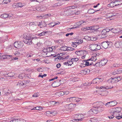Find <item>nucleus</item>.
Returning <instances> with one entry per match:
<instances>
[{
    "label": "nucleus",
    "instance_id": "obj_20",
    "mask_svg": "<svg viewBox=\"0 0 122 122\" xmlns=\"http://www.w3.org/2000/svg\"><path fill=\"white\" fill-rule=\"evenodd\" d=\"M89 122L90 121L92 122H97V118L94 117L91 118L88 120Z\"/></svg>",
    "mask_w": 122,
    "mask_h": 122
},
{
    "label": "nucleus",
    "instance_id": "obj_64",
    "mask_svg": "<svg viewBox=\"0 0 122 122\" xmlns=\"http://www.w3.org/2000/svg\"><path fill=\"white\" fill-rule=\"evenodd\" d=\"M118 71L119 73H122V68L118 70Z\"/></svg>",
    "mask_w": 122,
    "mask_h": 122
},
{
    "label": "nucleus",
    "instance_id": "obj_14",
    "mask_svg": "<svg viewBox=\"0 0 122 122\" xmlns=\"http://www.w3.org/2000/svg\"><path fill=\"white\" fill-rule=\"evenodd\" d=\"M12 57V56L11 55H3L1 56L2 58L4 59H9Z\"/></svg>",
    "mask_w": 122,
    "mask_h": 122
},
{
    "label": "nucleus",
    "instance_id": "obj_43",
    "mask_svg": "<svg viewBox=\"0 0 122 122\" xmlns=\"http://www.w3.org/2000/svg\"><path fill=\"white\" fill-rule=\"evenodd\" d=\"M4 4H6L8 3H10V0H4Z\"/></svg>",
    "mask_w": 122,
    "mask_h": 122
},
{
    "label": "nucleus",
    "instance_id": "obj_58",
    "mask_svg": "<svg viewBox=\"0 0 122 122\" xmlns=\"http://www.w3.org/2000/svg\"><path fill=\"white\" fill-rule=\"evenodd\" d=\"M98 79H99V80H98V81H97V82H98L97 83H99L100 82L102 81H103V79L102 78H98Z\"/></svg>",
    "mask_w": 122,
    "mask_h": 122
},
{
    "label": "nucleus",
    "instance_id": "obj_62",
    "mask_svg": "<svg viewBox=\"0 0 122 122\" xmlns=\"http://www.w3.org/2000/svg\"><path fill=\"white\" fill-rule=\"evenodd\" d=\"M32 42L31 41H28L27 43V44L28 45H30L31 44H32Z\"/></svg>",
    "mask_w": 122,
    "mask_h": 122
},
{
    "label": "nucleus",
    "instance_id": "obj_11",
    "mask_svg": "<svg viewBox=\"0 0 122 122\" xmlns=\"http://www.w3.org/2000/svg\"><path fill=\"white\" fill-rule=\"evenodd\" d=\"M110 30L109 29H104L101 32V34L102 35H107V33L109 32V31Z\"/></svg>",
    "mask_w": 122,
    "mask_h": 122
},
{
    "label": "nucleus",
    "instance_id": "obj_50",
    "mask_svg": "<svg viewBox=\"0 0 122 122\" xmlns=\"http://www.w3.org/2000/svg\"><path fill=\"white\" fill-rule=\"evenodd\" d=\"M77 7L76 5L72 6L69 7L70 9H73L76 8Z\"/></svg>",
    "mask_w": 122,
    "mask_h": 122
},
{
    "label": "nucleus",
    "instance_id": "obj_1",
    "mask_svg": "<svg viewBox=\"0 0 122 122\" xmlns=\"http://www.w3.org/2000/svg\"><path fill=\"white\" fill-rule=\"evenodd\" d=\"M122 110V108L120 107H117L110 109L109 111V115L108 116V117L110 119H112L115 117L118 119L122 118V115L120 116Z\"/></svg>",
    "mask_w": 122,
    "mask_h": 122
},
{
    "label": "nucleus",
    "instance_id": "obj_17",
    "mask_svg": "<svg viewBox=\"0 0 122 122\" xmlns=\"http://www.w3.org/2000/svg\"><path fill=\"white\" fill-rule=\"evenodd\" d=\"M110 30L109 31V32L111 33V34L113 33H115L117 32V30L113 29V28L109 29Z\"/></svg>",
    "mask_w": 122,
    "mask_h": 122
},
{
    "label": "nucleus",
    "instance_id": "obj_25",
    "mask_svg": "<svg viewBox=\"0 0 122 122\" xmlns=\"http://www.w3.org/2000/svg\"><path fill=\"white\" fill-rule=\"evenodd\" d=\"M75 97H70V98H68L67 99V101H69L71 102H73L74 101H75Z\"/></svg>",
    "mask_w": 122,
    "mask_h": 122
},
{
    "label": "nucleus",
    "instance_id": "obj_5",
    "mask_svg": "<svg viewBox=\"0 0 122 122\" xmlns=\"http://www.w3.org/2000/svg\"><path fill=\"white\" fill-rule=\"evenodd\" d=\"M14 46L17 48H22L23 46V43L22 42L19 41L15 42L14 44Z\"/></svg>",
    "mask_w": 122,
    "mask_h": 122
},
{
    "label": "nucleus",
    "instance_id": "obj_13",
    "mask_svg": "<svg viewBox=\"0 0 122 122\" xmlns=\"http://www.w3.org/2000/svg\"><path fill=\"white\" fill-rule=\"evenodd\" d=\"M86 51L84 50L82 51H76L75 52V53L77 55L80 56L81 55L86 53Z\"/></svg>",
    "mask_w": 122,
    "mask_h": 122
},
{
    "label": "nucleus",
    "instance_id": "obj_36",
    "mask_svg": "<svg viewBox=\"0 0 122 122\" xmlns=\"http://www.w3.org/2000/svg\"><path fill=\"white\" fill-rule=\"evenodd\" d=\"M100 64V62L96 63L95 64L93 65L94 66H96L97 67L102 66Z\"/></svg>",
    "mask_w": 122,
    "mask_h": 122
},
{
    "label": "nucleus",
    "instance_id": "obj_6",
    "mask_svg": "<svg viewBox=\"0 0 122 122\" xmlns=\"http://www.w3.org/2000/svg\"><path fill=\"white\" fill-rule=\"evenodd\" d=\"M23 37L24 39L26 40L31 41L33 39V37H32L31 34L25 33L23 35Z\"/></svg>",
    "mask_w": 122,
    "mask_h": 122
},
{
    "label": "nucleus",
    "instance_id": "obj_49",
    "mask_svg": "<svg viewBox=\"0 0 122 122\" xmlns=\"http://www.w3.org/2000/svg\"><path fill=\"white\" fill-rule=\"evenodd\" d=\"M78 60V59L77 58H72L71 59V60L73 62V61H77Z\"/></svg>",
    "mask_w": 122,
    "mask_h": 122
},
{
    "label": "nucleus",
    "instance_id": "obj_54",
    "mask_svg": "<svg viewBox=\"0 0 122 122\" xmlns=\"http://www.w3.org/2000/svg\"><path fill=\"white\" fill-rule=\"evenodd\" d=\"M105 105L107 107H109L110 106V102H107L106 104Z\"/></svg>",
    "mask_w": 122,
    "mask_h": 122
},
{
    "label": "nucleus",
    "instance_id": "obj_38",
    "mask_svg": "<svg viewBox=\"0 0 122 122\" xmlns=\"http://www.w3.org/2000/svg\"><path fill=\"white\" fill-rule=\"evenodd\" d=\"M62 4H63V3H62L61 2H58L57 3H56L55 4V6H60L62 5Z\"/></svg>",
    "mask_w": 122,
    "mask_h": 122
},
{
    "label": "nucleus",
    "instance_id": "obj_18",
    "mask_svg": "<svg viewBox=\"0 0 122 122\" xmlns=\"http://www.w3.org/2000/svg\"><path fill=\"white\" fill-rule=\"evenodd\" d=\"M90 60L89 59L87 60L86 61V60H84V62H85V65L86 66H88L92 65V64H93V63H90L88 61H89Z\"/></svg>",
    "mask_w": 122,
    "mask_h": 122
},
{
    "label": "nucleus",
    "instance_id": "obj_16",
    "mask_svg": "<svg viewBox=\"0 0 122 122\" xmlns=\"http://www.w3.org/2000/svg\"><path fill=\"white\" fill-rule=\"evenodd\" d=\"M109 102L110 107L114 106L116 105L117 103L116 101H112Z\"/></svg>",
    "mask_w": 122,
    "mask_h": 122
},
{
    "label": "nucleus",
    "instance_id": "obj_35",
    "mask_svg": "<svg viewBox=\"0 0 122 122\" xmlns=\"http://www.w3.org/2000/svg\"><path fill=\"white\" fill-rule=\"evenodd\" d=\"M8 76L9 77H11L14 76L15 74L13 72H10L8 74Z\"/></svg>",
    "mask_w": 122,
    "mask_h": 122
},
{
    "label": "nucleus",
    "instance_id": "obj_23",
    "mask_svg": "<svg viewBox=\"0 0 122 122\" xmlns=\"http://www.w3.org/2000/svg\"><path fill=\"white\" fill-rule=\"evenodd\" d=\"M8 15L6 14L5 13L2 14L0 16L1 18H5L8 17Z\"/></svg>",
    "mask_w": 122,
    "mask_h": 122
},
{
    "label": "nucleus",
    "instance_id": "obj_9",
    "mask_svg": "<svg viewBox=\"0 0 122 122\" xmlns=\"http://www.w3.org/2000/svg\"><path fill=\"white\" fill-rule=\"evenodd\" d=\"M83 42V41L82 40H79L78 42H72V44L71 45L73 47H77V45H78L79 44H81Z\"/></svg>",
    "mask_w": 122,
    "mask_h": 122
},
{
    "label": "nucleus",
    "instance_id": "obj_2",
    "mask_svg": "<svg viewBox=\"0 0 122 122\" xmlns=\"http://www.w3.org/2000/svg\"><path fill=\"white\" fill-rule=\"evenodd\" d=\"M95 105L88 112V113L90 114H97V113L101 112L104 110V108L101 105L103 104L102 102H97L95 103Z\"/></svg>",
    "mask_w": 122,
    "mask_h": 122
},
{
    "label": "nucleus",
    "instance_id": "obj_28",
    "mask_svg": "<svg viewBox=\"0 0 122 122\" xmlns=\"http://www.w3.org/2000/svg\"><path fill=\"white\" fill-rule=\"evenodd\" d=\"M89 28H90L89 29H90V30H94V31H99V30H98L99 28L95 29V27L93 26L90 27Z\"/></svg>",
    "mask_w": 122,
    "mask_h": 122
},
{
    "label": "nucleus",
    "instance_id": "obj_42",
    "mask_svg": "<svg viewBox=\"0 0 122 122\" xmlns=\"http://www.w3.org/2000/svg\"><path fill=\"white\" fill-rule=\"evenodd\" d=\"M17 5L18 7H21L23 6L22 5V4L20 2L18 3H17Z\"/></svg>",
    "mask_w": 122,
    "mask_h": 122
},
{
    "label": "nucleus",
    "instance_id": "obj_10",
    "mask_svg": "<svg viewBox=\"0 0 122 122\" xmlns=\"http://www.w3.org/2000/svg\"><path fill=\"white\" fill-rule=\"evenodd\" d=\"M109 44V43L108 41L103 42L101 44L102 47L105 49L107 48Z\"/></svg>",
    "mask_w": 122,
    "mask_h": 122
},
{
    "label": "nucleus",
    "instance_id": "obj_52",
    "mask_svg": "<svg viewBox=\"0 0 122 122\" xmlns=\"http://www.w3.org/2000/svg\"><path fill=\"white\" fill-rule=\"evenodd\" d=\"M117 81H120L122 79V77L119 76H117Z\"/></svg>",
    "mask_w": 122,
    "mask_h": 122
},
{
    "label": "nucleus",
    "instance_id": "obj_8",
    "mask_svg": "<svg viewBox=\"0 0 122 122\" xmlns=\"http://www.w3.org/2000/svg\"><path fill=\"white\" fill-rule=\"evenodd\" d=\"M71 11L68 10L62 12L61 14L63 16H66L71 14Z\"/></svg>",
    "mask_w": 122,
    "mask_h": 122
},
{
    "label": "nucleus",
    "instance_id": "obj_55",
    "mask_svg": "<svg viewBox=\"0 0 122 122\" xmlns=\"http://www.w3.org/2000/svg\"><path fill=\"white\" fill-rule=\"evenodd\" d=\"M112 79H111V78H110V79H109L107 81V82L109 83H111L112 84Z\"/></svg>",
    "mask_w": 122,
    "mask_h": 122
},
{
    "label": "nucleus",
    "instance_id": "obj_31",
    "mask_svg": "<svg viewBox=\"0 0 122 122\" xmlns=\"http://www.w3.org/2000/svg\"><path fill=\"white\" fill-rule=\"evenodd\" d=\"M79 115L81 117V119H74V120H75L77 121H80L81 120V119H83V118H84V116L83 114H80Z\"/></svg>",
    "mask_w": 122,
    "mask_h": 122
},
{
    "label": "nucleus",
    "instance_id": "obj_26",
    "mask_svg": "<svg viewBox=\"0 0 122 122\" xmlns=\"http://www.w3.org/2000/svg\"><path fill=\"white\" fill-rule=\"evenodd\" d=\"M46 52H50L53 51L52 48L51 47H49L47 48L46 49Z\"/></svg>",
    "mask_w": 122,
    "mask_h": 122
},
{
    "label": "nucleus",
    "instance_id": "obj_44",
    "mask_svg": "<svg viewBox=\"0 0 122 122\" xmlns=\"http://www.w3.org/2000/svg\"><path fill=\"white\" fill-rule=\"evenodd\" d=\"M33 55L31 53H28L27 54L26 56L27 58H28L32 56Z\"/></svg>",
    "mask_w": 122,
    "mask_h": 122
},
{
    "label": "nucleus",
    "instance_id": "obj_56",
    "mask_svg": "<svg viewBox=\"0 0 122 122\" xmlns=\"http://www.w3.org/2000/svg\"><path fill=\"white\" fill-rule=\"evenodd\" d=\"M37 71L39 72H42V69L41 68H39L37 69Z\"/></svg>",
    "mask_w": 122,
    "mask_h": 122
},
{
    "label": "nucleus",
    "instance_id": "obj_60",
    "mask_svg": "<svg viewBox=\"0 0 122 122\" xmlns=\"http://www.w3.org/2000/svg\"><path fill=\"white\" fill-rule=\"evenodd\" d=\"M42 109V108L41 107H36V110H41Z\"/></svg>",
    "mask_w": 122,
    "mask_h": 122
},
{
    "label": "nucleus",
    "instance_id": "obj_45",
    "mask_svg": "<svg viewBox=\"0 0 122 122\" xmlns=\"http://www.w3.org/2000/svg\"><path fill=\"white\" fill-rule=\"evenodd\" d=\"M115 45L117 48H119L120 47V43L118 42L116 43L115 44Z\"/></svg>",
    "mask_w": 122,
    "mask_h": 122
},
{
    "label": "nucleus",
    "instance_id": "obj_15",
    "mask_svg": "<svg viewBox=\"0 0 122 122\" xmlns=\"http://www.w3.org/2000/svg\"><path fill=\"white\" fill-rule=\"evenodd\" d=\"M86 21L84 20H81L77 23V27H76V28L79 27V26H81L82 25V24L83 23H86Z\"/></svg>",
    "mask_w": 122,
    "mask_h": 122
},
{
    "label": "nucleus",
    "instance_id": "obj_51",
    "mask_svg": "<svg viewBox=\"0 0 122 122\" xmlns=\"http://www.w3.org/2000/svg\"><path fill=\"white\" fill-rule=\"evenodd\" d=\"M111 79H112V84L114 83V82H115V79H116V78H112V77L111 78Z\"/></svg>",
    "mask_w": 122,
    "mask_h": 122
},
{
    "label": "nucleus",
    "instance_id": "obj_12",
    "mask_svg": "<svg viewBox=\"0 0 122 122\" xmlns=\"http://www.w3.org/2000/svg\"><path fill=\"white\" fill-rule=\"evenodd\" d=\"M47 24H46L45 21L41 22H39L38 24V25L41 28L45 27L46 26Z\"/></svg>",
    "mask_w": 122,
    "mask_h": 122
},
{
    "label": "nucleus",
    "instance_id": "obj_37",
    "mask_svg": "<svg viewBox=\"0 0 122 122\" xmlns=\"http://www.w3.org/2000/svg\"><path fill=\"white\" fill-rule=\"evenodd\" d=\"M18 119H13L11 121L8 122H18Z\"/></svg>",
    "mask_w": 122,
    "mask_h": 122
},
{
    "label": "nucleus",
    "instance_id": "obj_27",
    "mask_svg": "<svg viewBox=\"0 0 122 122\" xmlns=\"http://www.w3.org/2000/svg\"><path fill=\"white\" fill-rule=\"evenodd\" d=\"M89 59L92 61H95L97 60V57L95 56H94L93 55L91 58Z\"/></svg>",
    "mask_w": 122,
    "mask_h": 122
},
{
    "label": "nucleus",
    "instance_id": "obj_21",
    "mask_svg": "<svg viewBox=\"0 0 122 122\" xmlns=\"http://www.w3.org/2000/svg\"><path fill=\"white\" fill-rule=\"evenodd\" d=\"M24 84V83L20 81L17 83V85L19 86V87H20L23 86Z\"/></svg>",
    "mask_w": 122,
    "mask_h": 122
},
{
    "label": "nucleus",
    "instance_id": "obj_61",
    "mask_svg": "<svg viewBox=\"0 0 122 122\" xmlns=\"http://www.w3.org/2000/svg\"><path fill=\"white\" fill-rule=\"evenodd\" d=\"M61 66V64L60 63L57 64L56 65V67L57 68H60Z\"/></svg>",
    "mask_w": 122,
    "mask_h": 122
},
{
    "label": "nucleus",
    "instance_id": "obj_63",
    "mask_svg": "<svg viewBox=\"0 0 122 122\" xmlns=\"http://www.w3.org/2000/svg\"><path fill=\"white\" fill-rule=\"evenodd\" d=\"M15 54L16 55V56H19L20 55V52H16Z\"/></svg>",
    "mask_w": 122,
    "mask_h": 122
},
{
    "label": "nucleus",
    "instance_id": "obj_3",
    "mask_svg": "<svg viewBox=\"0 0 122 122\" xmlns=\"http://www.w3.org/2000/svg\"><path fill=\"white\" fill-rule=\"evenodd\" d=\"M90 48L91 50L94 51H97L100 50L101 47L100 45L93 44H91L90 46Z\"/></svg>",
    "mask_w": 122,
    "mask_h": 122
},
{
    "label": "nucleus",
    "instance_id": "obj_32",
    "mask_svg": "<svg viewBox=\"0 0 122 122\" xmlns=\"http://www.w3.org/2000/svg\"><path fill=\"white\" fill-rule=\"evenodd\" d=\"M100 62V64L101 66H102L104 65L107 63V62L105 60H102Z\"/></svg>",
    "mask_w": 122,
    "mask_h": 122
},
{
    "label": "nucleus",
    "instance_id": "obj_47",
    "mask_svg": "<svg viewBox=\"0 0 122 122\" xmlns=\"http://www.w3.org/2000/svg\"><path fill=\"white\" fill-rule=\"evenodd\" d=\"M74 13L75 15H78L80 13V12L76 10L74 11Z\"/></svg>",
    "mask_w": 122,
    "mask_h": 122
},
{
    "label": "nucleus",
    "instance_id": "obj_57",
    "mask_svg": "<svg viewBox=\"0 0 122 122\" xmlns=\"http://www.w3.org/2000/svg\"><path fill=\"white\" fill-rule=\"evenodd\" d=\"M38 95L37 94V93H35L32 96L33 97H38Z\"/></svg>",
    "mask_w": 122,
    "mask_h": 122
},
{
    "label": "nucleus",
    "instance_id": "obj_4",
    "mask_svg": "<svg viewBox=\"0 0 122 122\" xmlns=\"http://www.w3.org/2000/svg\"><path fill=\"white\" fill-rule=\"evenodd\" d=\"M112 1L110 4H108V7H113L122 4V0H121L120 1Z\"/></svg>",
    "mask_w": 122,
    "mask_h": 122
},
{
    "label": "nucleus",
    "instance_id": "obj_46",
    "mask_svg": "<svg viewBox=\"0 0 122 122\" xmlns=\"http://www.w3.org/2000/svg\"><path fill=\"white\" fill-rule=\"evenodd\" d=\"M18 122H26V121L24 119H18Z\"/></svg>",
    "mask_w": 122,
    "mask_h": 122
},
{
    "label": "nucleus",
    "instance_id": "obj_34",
    "mask_svg": "<svg viewBox=\"0 0 122 122\" xmlns=\"http://www.w3.org/2000/svg\"><path fill=\"white\" fill-rule=\"evenodd\" d=\"M25 76V74L23 73L20 74L19 76V78L20 79H22Z\"/></svg>",
    "mask_w": 122,
    "mask_h": 122
},
{
    "label": "nucleus",
    "instance_id": "obj_33",
    "mask_svg": "<svg viewBox=\"0 0 122 122\" xmlns=\"http://www.w3.org/2000/svg\"><path fill=\"white\" fill-rule=\"evenodd\" d=\"M67 46H63L61 47L60 48V50L64 51H67Z\"/></svg>",
    "mask_w": 122,
    "mask_h": 122
},
{
    "label": "nucleus",
    "instance_id": "obj_30",
    "mask_svg": "<svg viewBox=\"0 0 122 122\" xmlns=\"http://www.w3.org/2000/svg\"><path fill=\"white\" fill-rule=\"evenodd\" d=\"M75 101L77 102H81V98L78 97H75Z\"/></svg>",
    "mask_w": 122,
    "mask_h": 122
},
{
    "label": "nucleus",
    "instance_id": "obj_29",
    "mask_svg": "<svg viewBox=\"0 0 122 122\" xmlns=\"http://www.w3.org/2000/svg\"><path fill=\"white\" fill-rule=\"evenodd\" d=\"M48 32L47 31H43L42 32L38 34V36H44L45 35V34H46Z\"/></svg>",
    "mask_w": 122,
    "mask_h": 122
},
{
    "label": "nucleus",
    "instance_id": "obj_53",
    "mask_svg": "<svg viewBox=\"0 0 122 122\" xmlns=\"http://www.w3.org/2000/svg\"><path fill=\"white\" fill-rule=\"evenodd\" d=\"M73 34V32H71L70 33H68L66 34V36H68L69 35H71V36Z\"/></svg>",
    "mask_w": 122,
    "mask_h": 122
},
{
    "label": "nucleus",
    "instance_id": "obj_59",
    "mask_svg": "<svg viewBox=\"0 0 122 122\" xmlns=\"http://www.w3.org/2000/svg\"><path fill=\"white\" fill-rule=\"evenodd\" d=\"M69 63V61L63 63V64L65 65H68V66Z\"/></svg>",
    "mask_w": 122,
    "mask_h": 122
},
{
    "label": "nucleus",
    "instance_id": "obj_41",
    "mask_svg": "<svg viewBox=\"0 0 122 122\" xmlns=\"http://www.w3.org/2000/svg\"><path fill=\"white\" fill-rule=\"evenodd\" d=\"M52 116H54L57 114V112L56 111H51V113Z\"/></svg>",
    "mask_w": 122,
    "mask_h": 122
},
{
    "label": "nucleus",
    "instance_id": "obj_48",
    "mask_svg": "<svg viewBox=\"0 0 122 122\" xmlns=\"http://www.w3.org/2000/svg\"><path fill=\"white\" fill-rule=\"evenodd\" d=\"M12 7L14 8H17L18 7L17 5V4L14 3L12 5Z\"/></svg>",
    "mask_w": 122,
    "mask_h": 122
},
{
    "label": "nucleus",
    "instance_id": "obj_22",
    "mask_svg": "<svg viewBox=\"0 0 122 122\" xmlns=\"http://www.w3.org/2000/svg\"><path fill=\"white\" fill-rule=\"evenodd\" d=\"M99 79L98 78H96L93 79L91 82V84H95L98 83V82L97 81H98Z\"/></svg>",
    "mask_w": 122,
    "mask_h": 122
},
{
    "label": "nucleus",
    "instance_id": "obj_39",
    "mask_svg": "<svg viewBox=\"0 0 122 122\" xmlns=\"http://www.w3.org/2000/svg\"><path fill=\"white\" fill-rule=\"evenodd\" d=\"M121 65V64L119 63H116L114 64L113 66L115 67H117L120 66Z\"/></svg>",
    "mask_w": 122,
    "mask_h": 122
},
{
    "label": "nucleus",
    "instance_id": "obj_24",
    "mask_svg": "<svg viewBox=\"0 0 122 122\" xmlns=\"http://www.w3.org/2000/svg\"><path fill=\"white\" fill-rule=\"evenodd\" d=\"M64 94V92H59L56 93V95L59 96H61L63 95Z\"/></svg>",
    "mask_w": 122,
    "mask_h": 122
},
{
    "label": "nucleus",
    "instance_id": "obj_7",
    "mask_svg": "<svg viewBox=\"0 0 122 122\" xmlns=\"http://www.w3.org/2000/svg\"><path fill=\"white\" fill-rule=\"evenodd\" d=\"M74 105L73 104L70 103L68 105L67 104L66 105V111L68 112H70L72 108H73L74 107Z\"/></svg>",
    "mask_w": 122,
    "mask_h": 122
},
{
    "label": "nucleus",
    "instance_id": "obj_40",
    "mask_svg": "<svg viewBox=\"0 0 122 122\" xmlns=\"http://www.w3.org/2000/svg\"><path fill=\"white\" fill-rule=\"evenodd\" d=\"M67 51H72L74 50V49L71 47H67Z\"/></svg>",
    "mask_w": 122,
    "mask_h": 122
},
{
    "label": "nucleus",
    "instance_id": "obj_19",
    "mask_svg": "<svg viewBox=\"0 0 122 122\" xmlns=\"http://www.w3.org/2000/svg\"><path fill=\"white\" fill-rule=\"evenodd\" d=\"M99 10H95L94 11V10L93 9H91L88 10V12L89 14H92L94 13L95 12L98 11Z\"/></svg>",
    "mask_w": 122,
    "mask_h": 122
}]
</instances>
